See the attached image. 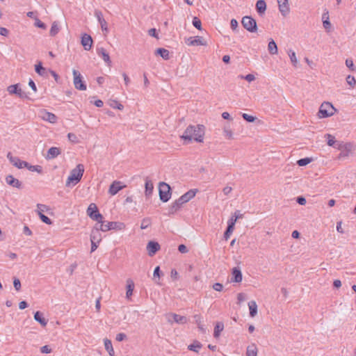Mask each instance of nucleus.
Wrapping results in <instances>:
<instances>
[{
	"label": "nucleus",
	"mask_w": 356,
	"mask_h": 356,
	"mask_svg": "<svg viewBox=\"0 0 356 356\" xmlns=\"http://www.w3.org/2000/svg\"><path fill=\"white\" fill-rule=\"evenodd\" d=\"M204 135V126L202 124L189 125L185 130L181 138L189 143L192 140L198 143L203 142Z\"/></svg>",
	"instance_id": "1"
},
{
	"label": "nucleus",
	"mask_w": 356,
	"mask_h": 356,
	"mask_svg": "<svg viewBox=\"0 0 356 356\" xmlns=\"http://www.w3.org/2000/svg\"><path fill=\"white\" fill-rule=\"evenodd\" d=\"M197 191V189L189 190L188 192L182 195L179 198L173 202L169 207L168 214H174L184 204L188 202L189 200L193 198Z\"/></svg>",
	"instance_id": "2"
},
{
	"label": "nucleus",
	"mask_w": 356,
	"mask_h": 356,
	"mask_svg": "<svg viewBox=\"0 0 356 356\" xmlns=\"http://www.w3.org/2000/svg\"><path fill=\"white\" fill-rule=\"evenodd\" d=\"M84 172V166L83 164H78L76 167L72 169L70 175L66 181V186H70L71 184L74 186L81 179Z\"/></svg>",
	"instance_id": "3"
},
{
	"label": "nucleus",
	"mask_w": 356,
	"mask_h": 356,
	"mask_svg": "<svg viewBox=\"0 0 356 356\" xmlns=\"http://www.w3.org/2000/svg\"><path fill=\"white\" fill-rule=\"evenodd\" d=\"M159 193L160 200L162 202H168L171 197V188L170 185L165 182H160L159 186Z\"/></svg>",
	"instance_id": "4"
},
{
	"label": "nucleus",
	"mask_w": 356,
	"mask_h": 356,
	"mask_svg": "<svg viewBox=\"0 0 356 356\" xmlns=\"http://www.w3.org/2000/svg\"><path fill=\"white\" fill-rule=\"evenodd\" d=\"M101 223V231L102 232H107L109 230H122L125 228V225L121 222H107L106 224L104 222L103 219L102 220Z\"/></svg>",
	"instance_id": "5"
},
{
	"label": "nucleus",
	"mask_w": 356,
	"mask_h": 356,
	"mask_svg": "<svg viewBox=\"0 0 356 356\" xmlns=\"http://www.w3.org/2000/svg\"><path fill=\"white\" fill-rule=\"evenodd\" d=\"M241 24L244 29L250 33L257 31V25L256 20L250 16H245L242 18Z\"/></svg>",
	"instance_id": "6"
},
{
	"label": "nucleus",
	"mask_w": 356,
	"mask_h": 356,
	"mask_svg": "<svg viewBox=\"0 0 356 356\" xmlns=\"http://www.w3.org/2000/svg\"><path fill=\"white\" fill-rule=\"evenodd\" d=\"M335 111V108L330 102L323 103L319 108L318 115L320 118H327L332 116Z\"/></svg>",
	"instance_id": "7"
},
{
	"label": "nucleus",
	"mask_w": 356,
	"mask_h": 356,
	"mask_svg": "<svg viewBox=\"0 0 356 356\" xmlns=\"http://www.w3.org/2000/svg\"><path fill=\"white\" fill-rule=\"evenodd\" d=\"M87 215L92 220L101 222L103 216L99 212L98 208L95 203H91L86 211Z\"/></svg>",
	"instance_id": "8"
},
{
	"label": "nucleus",
	"mask_w": 356,
	"mask_h": 356,
	"mask_svg": "<svg viewBox=\"0 0 356 356\" xmlns=\"http://www.w3.org/2000/svg\"><path fill=\"white\" fill-rule=\"evenodd\" d=\"M73 74V83L76 89L79 90H86L87 88L86 84L84 81L82 80V76L81 73L76 70H72Z\"/></svg>",
	"instance_id": "9"
},
{
	"label": "nucleus",
	"mask_w": 356,
	"mask_h": 356,
	"mask_svg": "<svg viewBox=\"0 0 356 356\" xmlns=\"http://www.w3.org/2000/svg\"><path fill=\"white\" fill-rule=\"evenodd\" d=\"M38 116L44 121L54 124L56 122L58 118L52 113L45 109H41L38 111Z\"/></svg>",
	"instance_id": "10"
},
{
	"label": "nucleus",
	"mask_w": 356,
	"mask_h": 356,
	"mask_svg": "<svg viewBox=\"0 0 356 356\" xmlns=\"http://www.w3.org/2000/svg\"><path fill=\"white\" fill-rule=\"evenodd\" d=\"M7 158L13 165L19 169L28 167L29 163L26 161H22L17 156H13L10 152L7 154Z\"/></svg>",
	"instance_id": "11"
},
{
	"label": "nucleus",
	"mask_w": 356,
	"mask_h": 356,
	"mask_svg": "<svg viewBox=\"0 0 356 356\" xmlns=\"http://www.w3.org/2000/svg\"><path fill=\"white\" fill-rule=\"evenodd\" d=\"M8 92L10 95H17L19 97L24 99L28 98L27 94L22 91L19 88V84L10 85L7 88Z\"/></svg>",
	"instance_id": "12"
},
{
	"label": "nucleus",
	"mask_w": 356,
	"mask_h": 356,
	"mask_svg": "<svg viewBox=\"0 0 356 356\" xmlns=\"http://www.w3.org/2000/svg\"><path fill=\"white\" fill-rule=\"evenodd\" d=\"M278 9L282 16L286 17L290 13L289 0H277Z\"/></svg>",
	"instance_id": "13"
},
{
	"label": "nucleus",
	"mask_w": 356,
	"mask_h": 356,
	"mask_svg": "<svg viewBox=\"0 0 356 356\" xmlns=\"http://www.w3.org/2000/svg\"><path fill=\"white\" fill-rule=\"evenodd\" d=\"M186 43L188 46L206 45V42L200 36L189 37L186 40Z\"/></svg>",
	"instance_id": "14"
},
{
	"label": "nucleus",
	"mask_w": 356,
	"mask_h": 356,
	"mask_svg": "<svg viewBox=\"0 0 356 356\" xmlns=\"http://www.w3.org/2000/svg\"><path fill=\"white\" fill-rule=\"evenodd\" d=\"M125 187V185H122L120 181H114L110 186L108 193L111 195H116L120 190Z\"/></svg>",
	"instance_id": "15"
},
{
	"label": "nucleus",
	"mask_w": 356,
	"mask_h": 356,
	"mask_svg": "<svg viewBox=\"0 0 356 356\" xmlns=\"http://www.w3.org/2000/svg\"><path fill=\"white\" fill-rule=\"evenodd\" d=\"M160 250V245L155 241H149L147 245V250L150 257L154 256Z\"/></svg>",
	"instance_id": "16"
},
{
	"label": "nucleus",
	"mask_w": 356,
	"mask_h": 356,
	"mask_svg": "<svg viewBox=\"0 0 356 356\" xmlns=\"http://www.w3.org/2000/svg\"><path fill=\"white\" fill-rule=\"evenodd\" d=\"M81 44L85 50H90L92 46V39L90 35L84 33L81 38Z\"/></svg>",
	"instance_id": "17"
},
{
	"label": "nucleus",
	"mask_w": 356,
	"mask_h": 356,
	"mask_svg": "<svg viewBox=\"0 0 356 356\" xmlns=\"http://www.w3.org/2000/svg\"><path fill=\"white\" fill-rule=\"evenodd\" d=\"M97 54H98L99 56H101L102 58V59L108 66L111 65V60L110 56L103 47L97 48Z\"/></svg>",
	"instance_id": "18"
},
{
	"label": "nucleus",
	"mask_w": 356,
	"mask_h": 356,
	"mask_svg": "<svg viewBox=\"0 0 356 356\" xmlns=\"http://www.w3.org/2000/svg\"><path fill=\"white\" fill-rule=\"evenodd\" d=\"M6 181L8 185L17 188H20L22 186V183L13 175H7L6 177Z\"/></svg>",
	"instance_id": "19"
},
{
	"label": "nucleus",
	"mask_w": 356,
	"mask_h": 356,
	"mask_svg": "<svg viewBox=\"0 0 356 356\" xmlns=\"http://www.w3.org/2000/svg\"><path fill=\"white\" fill-rule=\"evenodd\" d=\"M61 153L60 149L56 147H52L47 151V159H52L57 157Z\"/></svg>",
	"instance_id": "20"
},
{
	"label": "nucleus",
	"mask_w": 356,
	"mask_h": 356,
	"mask_svg": "<svg viewBox=\"0 0 356 356\" xmlns=\"http://www.w3.org/2000/svg\"><path fill=\"white\" fill-rule=\"evenodd\" d=\"M242 281V273L240 269L238 268H234L232 269V282H241Z\"/></svg>",
	"instance_id": "21"
},
{
	"label": "nucleus",
	"mask_w": 356,
	"mask_h": 356,
	"mask_svg": "<svg viewBox=\"0 0 356 356\" xmlns=\"http://www.w3.org/2000/svg\"><path fill=\"white\" fill-rule=\"evenodd\" d=\"M256 10L259 15H262L266 10V3L264 0H258L256 3Z\"/></svg>",
	"instance_id": "22"
},
{
	"label": "nucleus",
	"mask_w": 356,
	"mask_h": 356,
	"mask_svg": "<svg viewBox=\"0 0 356 356\" xmlns=\"http://www.w3.org/2000/svg\"><path fill=\"white\" fill-rule=\"evenodd\" d=\"M34 319L43 327L47 324V320L43 317V314L40 312H36L34 314Z\"/></svg>",
	"instance_id": "23"
},
{
	"label": "nucleus",
	"mask_w": 356,
	"mask_h": 356,
	"mask_svg": "<svg viewBox=\"0 0 356 356\" xmlns=\"http://www.w3.org/2000/svg\"><path fill=\"white\" fill-rule=\"evenodd\" d=\"M248 307L250 310V316L254 317L257 314V305L254 300L248 302Z\"/></svg>",
	"instance_id": "24"
},
{
	"label": "nucleus",
	"mask_w": 356,
	"mask_h": 356,
	"mask_svg": "<svg viewBox=\"0 0 356 356\" xmlns=\"http://www.w3.org/2000/svg\"><path fill=\"white\" fill-rule=\"evenodd\" d=\"M156 54L161 56L164 60H168L170 58V52L168 49L164 48H158L155 52Z\"/></svg>",
	"instance_id": "25"
},
{
	"label": "nucleus",
	"mask_w": 356,
	"mask_h": 356,
	"mask_svg": "<svg viewBox=\"0 0 356 356\" xmlns=\"http://www.w3.org/2000/svg\"><path fill=\"white\" fill-rule=\"evenodd\" d=\"M90 241L100 243L102 241V234L100 232L97 231V229H92L90 234Z\"/></svg>",
	"instance_id": "26"
},
{
	"label": "nucleus",
	"mask_w": 356,
	"mask_h": 356,
	"mask_svg": "<svg viewBox=\"0 0 356 356\" xmlns=\"http://www.w3.org/2000/svg\"><path fill=\"white\" fill-rule=\"evenodd\" d=\"M145 195L148 196L152 193L154 186L151 180L148 179L147 177L145 179Z\"/></svg>",
	"instance_id": "27"
},
{
	"label": "nucleus",
	"mask_w": 356,
	"mask_h": 356,
	"mask_svg": "<svg viewBox=\"0 0 356 356\" xmlns=\"http://www.w3.org/2000/svg\"><path fill=\"white\" fill-rule=\"evenodd\" d=\"M170 316L172 317L173 321L179 324H184L187 322V319L184 316H180L177 314H170Z\"/></svg>",
	"instance_id": "28"
},
{
	"label": "nucleus",
	"mask_w": 356,
	"mask_h": 356,
	"mask_svg": "<svg viewBox=\"0 0 356 356\" xmlns=\"http://www.w3.org/2000/svg\"><path fill=\"white\" fill-rule=\"evenodd\" d=\"M268 50L272 55L277 54V46L273 39H271L268 42Z\"/></svg>",
	"instance_id": "29"
},
{
	"label": "nucleus",
	"mask_w": 356,
	"mask_h": 356,
	"mask_svg": "<svg viewBox=\"0 0 356 356\" xmlns=\"http://www.w3.org/2000/svg\"><path fill=\"white\" fill-rule=\"evenodd\" d=\"M223 323L220 322L217 323L214 327L213 337L215 338H218L220 334V332L223 330Z\"/></svg>",
	"instance_id": "30"
},
{
	"label": "nucleus",
	"mask_w": 356,
	"mask_h": 356,
	"mask_svg": "<svg viewBox=\"0 0 356 356\" xmlns=\"http://www.w3.org/2000/svg\"><path fill=\"white\" fill-rule=\"evenodd\" d=\"M104 342L105 349L108 351V353H109V355L111 356H113L114 350L113 348L111 341L108 339H105Z\"/></svg>",
	"instance_id": "31"
},
{
	"label": "nucleus",
	"mask_w": 356,
	"mask_h": 356,
	"mask_svg": "<svg viewBox=\"0 0 356 356\" xmlns=\"http://www.w3.org/2000/svg\"><path fill=\"white\" fill-rule=\"evenodd\" d=\"M202 343L198 341H194L193 343L190 344L188 346V349L189 350H192L196 353H198L199 349L202 348Z\"/></svg>",
	"instance_id": "32"
},
{
	"label": "nucleus",
	"mask_w": 356,
	"mask_h": 356,
	"mask_svg": "<svg viewBox=\"0 0 356 356\" xmlns=\"http://www.w3.org/2000/svg\"><path fill=\"white\" fill-rule=\"evenodd\" d=\"M35 70L40 76H44L47 72L46 68L42 67L41 62L35 65Z\"/></svg>",
	"instance_id": "33"
},
{
	"label": "nucleus",
	"mask_w": 356,
	"mask_h": 356,
	"mask_svg": "<svg viewBox=\"0 0 356 356\" xmlns=\"http://www.w3.org/2000/svg\"><path fill=\"white\" fill-rule=\"evenodd\" d=\"M59 32V27L56 22L52 23L49 34L51 36H55Z\"/></svg>",
	"instance_id": "34"
},
{
	"label": "nucleus",
	"mask_w": 356,
	"mask_h": 356,
	"mask_svg": "<svg viewBox=\"0 0 356 356\" xmlns=\"http://www.w3.org/2000/svg\"><path fill=\"white\" fill-rule=\"evenodd\" d=\"M257 348L254 345L248 347L246 353L247 356H257Z\"/></svg>",
	"instance_id": "35"
},
{
	"label": "nucleus",
	"mask_w": 356,
	"mask_h": 356,
	"mask_svg": "<svg viewBox=\"0 0 356 356\" xmlns=\"http://www.w3.org/2000/svg\"><path fill=\"white\" fill-rule=\"evenodd\" d=\"M312 159L311 158L306 157V158H303V159H300L298 160L297 164L299 166H305L307 164L310 163L312 162Z\"/></svg>",
	"instance_id": "36"
},
{
	"label": "nucleus",
	"mask_w": 356,
	"mask_h": 356,
	"mask_svg": "<svg viewBox=\"0 0 356 356\" xmlns=\"http://www.w3.org/2000/svg\"><path fill=\"white\" fill-rule=\"evenodd\" d=\"M289 56L291 62L292 63L293 66L296 67L298 65V60L296 58V53L293 51L290 50L289 51Z\"/></svg>",
	"instance_id": "37"
},
{
	"label": "nucleus",
	"mask_w": 356,
	"mask_h": 356,
	"mask_svg": "<svg viewBox=\"0 0 356 356\" xmlns=\"http://www.w3.org/2000/svg\"><path fill=\"white\" fill-rule=\"evenodd\" d=\"M38 216H39L40 220L43 222L46 223L47 225L52 224L51 220L49 218H48L47 216L43 214L41 211H38Z\"/></svg>",
	"instance_id": "38"
},
{
	"label": "nucleus",
	"mask_w": 356,
	"mask_h": 356,
	"mask_svg": "<svg viewBox=\"0 0 356 356\" xmlns=\"http://www.w3.org/2000/svg\"><path fill=\"white\" fill-rule=\"evenodd\" d=\"M234 229V227H232V225H227V229L224 233V238L225 240H227L231 234H232L233 231Z\"/></svg>",
	"instance_id": "39"
},
{
	"label": "nucleus",
	"mask_w": 356,
	"mask_h": 356,
	"mask_svg": "<svg viewBox=\"0 0 356 356\" xmlns=\"http://www.w3.org/2000/svg\"><path fill=\"white\" fill-rule=\"evenodd\" d=\"M150 225H151V219L149 218H143L141 222L140 228L142 229H147Z\"/></svg>",
	"instance_id": "40"
},
{
	"label": "nucleus",
	"mask_w": 356,
	"mask_h": 356,
	"mask_svg": "<svg viewBox=\"0 0 356 356\" xmlns=\"http://www.w3.org/2000/svg\"><path fill=\"white\" fill-rule=\"evenodd\" d=\"M325 138H327V143L329 146H334V145L336 143V140L333 136H332L330 134H327L325 135Z\"/></svg>",
	"instance_id": "41"
},
{
	"label": "nucleus",
	"mask_w": 356,
	"mask_h": 356,
	"mask_svg": "<svg viewBox=\"0 0 356 356\" xmlns=\"http://www.w3.org/2000/svg\"><path fill=\"white\" fill-rule=\"evenodd\" d=\"M128 282H130L128 284L127 287V297L129 298L132 295L133 290H134V283L131 280H128Z\"/></svg>",
	"instance_id": "42"
},
{
	"label": "nucleus",
	"mask_w": 356,
	"mask_h": 356,
	"mask_svg": "<svg viewBox=\"0 0 356 356\" xmlns=\"http://www.w3.org/2000/svg\"><path fill=\"white\" fill-rule=\"evenodd\" d=\"M99 23L101 26V29H102V31L105 34L108 33V24H107L106 21L104 19H102L100 22H99Z\"/></svg>",
	"instance_id": "43"
},
{
	"label": "nucleus",
	"mask_w": 356,
	"mask_h": 356,
	"mask_svg": "<svg viewBox=\"0 0 356 356\" xmlns=\"http://www.w3.org/2000/svg\"><path fill=\"white\" fill-rule=\"evenodd\" d=\"M192 23H193V25L198 30L202 29V22L198 17H194L193 19Z\"/></svg>",
	"instance_id": "44"
},
{
	"label": "nucleus",
	"mask_w": 356,
	"mask_h": 356,
	"mask_svg": "<svg viewBox=\"0 0 356 356\" xmlns=\"http://www.w3.org/2000/svg\"><path fill=\"white\" fill-rule=\"evenodd\" d=\"M110 106L114 108H118L119 110H122L124 108V106L115 100L112 101V102H111L110 104Z\"/></svg>",
	"instance_id": "45"
},
{
	"label": "nucleus",
	"mask_w": 356,
	"mask_h": 356,
	"mask_svg": "<svg viewBox=\"0 0 356 356\" xmlns=\"http://www.w3.org/2000/svg\"><path fill=\"white\" fill-rule=\"evenodd\" d=\"M243 118L246 120L248 122H253L257 119L256 117H254L252 115H250L247 113H243L242 114Z\"/></svg>",
	"instance_id": "46"
},
{
	"label": "nucleus",
	"mask_w": 356,
	"mask_h": 356,
	"mask_svg": "<svg viewBox=\"0 0 356 356\" xmlns=\"http://www.w3.org/2000/svg\"><path fill=\"white\" fill-rule=\"evenodd\" d=\"M35 26L42 29L47 28L46 24L41 22L38 17H35Z\"/></svg>",
	"instance_id": "47"
},
{
	"label": "nucleus",
	"mask_w": 356,
	"mask_h": 356,
	"mask_svg": "<svg viewBox=\"0 0 356 356\" xmlns=\"http://www.w3.org/2000/svg\"><path fill=\"white\" fill-rule=\"evenodd\" d=\"M29 170L32 172H38L40 173L42 172V167L40 165H28V167H26Z\"/></svg>",
	"instance_id": "48"
},
{
	"label": "nucleus",
	"mask_w": 356,
	"mask_h": 356,
	"mask_svg": "<svg viewBox=\"0 0 356 356\" xmlns=\"http://www.w3.org/2000/svg\"><path fill=\"white\" fill-rule=\"evenodd\" d=\"M346 82L348 83V85L353 87V86L356 83V80L353 76L348 75L346 77Z\"/></svg>",
	"instance_id": "49"
},
{
	"label": "nucleus",
	"mask_w": 356,
	"mask_h": 356,
	"mask_svg": "<svg viewBox=\"0 0 356 356\" xmlns=\"http://www.w3.org/2000/svg\"><path fill=\"white\" fill-rule=\"evenodd\" d=\"M237 220H238V217L237 216H234V214H232V217L229 219V220L227 222V225H232V227H234L236 222L237 221Z\"/></svg>",
	"instance_id": "50"
},
{
	"label": "nucleus",
	"mask_w": 356,
	"mask_h": 356,
	"mask_svg": "<svg viewBox=\"0 0 356 356\" xmlns=\"http://www.w3.org/2000/svg\"><path fill=\"white\" fill-rule=\"evenodd\" d=\"M13 285L16 291H19L21 289V282L19 279L15 278L13 280Z\"/></svg>",
	"instance_id": "51"
},
{
	"label": "nucleus",
	"mask_w": 356,
	"mask_h": 356,
	"mask_svg": "<svg viewBox=\"0 0 356 356\" xmlns=\"http://www.w3.org/2000/svg\"><path fill=\"white\" fill-rule=\"evenodd\" d=\"M67 138L72 143H76L78 142L77 136L74 134H73V133H69L67 134Z\"/></svg>",
	"instance_id": "52"
},
{
	"label": "nucleus",
	"mask_w": 356,
	"mask_h": 356,
	"mask_svg": "<svg viewBox=\"0 0 356 356\" xmlns=\"http://www.w3.org/2000/svg\"><path fill=\"white\" fill-rule=\"evenodd\" d=\"M37 207H38V212L41 211L42 213L44 211H46L49 209V207L47 205L42 204H38Z\"/></svg>",
	"instance_id": "53"
},
{
	"label": "nucleus",
	"mask_w": 356,
	"mask_h": 356,
	"mask_svg": "<svg viewBox=\"0 0 356 356\" xmlns=\"http://www.w3.org/2000/svg\"><path fill=\"white\" fill-rule=\"evenodd\" d=\"M148 34L152 36V37H154L155 38H159V36H158V33H157V31H156V29L153 28V29H150L149 31H148Z\"/></svg>",
	"instance_id": "54"
},
{
	"label": "nucleus",
	"mask_w": 356,
	"mask_h": 356,
	"mask_svg": "<svg viewBox=\"0 0 356 356\" xmlns=\"http://www.w3.org/2000/svg\"><path fill=\"white\" fill-rule=\"evenodd\" d=\"M241 79H245L248 82H251V81H254L255 79L254 75H253L252 74H247L245 76H241Z\"/></svg>",
	"instance_id": "55"
},
{
	"label": "nucleus",
	"mask_w": 356,
	"mask_h": 356,
	"mask_svg": "<svg viewBox=\"0 0 356 356\" xmlns=\"http://www.w3.org/2000/svg\"><path fill=\"white\" fill-rule=\"evenodd\" d=\"M127 339V335L124 333H119L116 335L115 339L117 341H122Z\"/></svg>",
	"instance_id": "56"
},
{
	"label": "nucleus",
	"mask_w": 356,
	"mask_h": 356,
	"mask_svg": "<svg viewBox=\"0 0 356 356\" xmlns=\"http://www.w3.org/2000/svg\"><path fill=\"white\" fill-rule=\"evenodd\" d=\"M40 351L42 353L48 354V353H51V349L49 348V346L45 345V346H43L41 347Z\"/></svg>",
	"instance_id": "57"
},
{
	"label": "nucleus",
	"mask_w": 356,
	"mask_h": 356,
	"mask_svg": "<svg viewBox=\"0 0 356 356\" xmlns=\"http://www.w3.org/2000/svg\"><path fill=\"white\" fill-rule=\"evenodd\" d=\"M213 289L216 291H221L223 289V285L217 282L213 285Z\"/></svg>",
	"instance_id": "58"
},
{
	"label": "nucleus",
	"mask_w": 356,
	"mask_h": 356,
	"mask_svg": "<svg viewBox=\"0 0 356 356\" xmlns=\"http://www.w3.org/2000/svg\"><path fill=\"white\" fill-rule=\"evenodd\" d=\"M224 134H225V136L228 139H232V132L230 129H227V128H225L224 129Z\"/></svg>",
	"instance_id": "59"
},
{
	"label": "nucleus",
	"mask_w": 356,
	"mask_h": 356,
	"mask_svg": "<svg viewBox=\"0 0 356 356\" xmlns=\"http://www.w3.org/2000/svg\"><path fill=\"white\" fill-rule=\"evenodd\" d=\"M178 250L181 252V253H186L188 252V250L187 248V247L184 245V244H181L178 246Z\"/></svg>",
	"instance_id": "60"
},
{
	"label": "nucleus",
	"mask_w": 356,
	"mask_h": 356,
	"mask_svg": "<svg viewBox=\"0 0 356 356\" xmlns=\"http://www.w3.org/2000/svg\"><path fill=\"white\" fill-rule=\"evenodd\" d=\"M95 16L97 17L98 22H100L102 19H104L102 13L100 10L95 11Z\"/></svg>",
	"instance_id": "61"
},
{
	"label": "nucleus",
	"mask_w": 356,
	"mask_h": 356,
	"mask_svg": "<svg viewBox=\"0 0 356 356\" xmlns=\"http://www.w3.org/2000/svg\"><path fill=\"white\" fill-rule=\"evenodd\" d=\"M296 202L300 205H305L307 202L306 199L302 196L298 197Z\"/></svg>",
	"instance_id": "62"
},
{
	"label": "nucleus",
	"mask_w": 356,
	"mask_h": 356,
	"mask_svg": "<svg viewBox=\"0 0 356 356\" xmlns=\"http://www.w3.org/2000/svg\"><path fill=\"white\" fill-rule=\"evenodd\" d=\"M230 26H231V28L233 29V30H236V29L238 28V22L236 19H232L230 22Z\"/></svg>",
	"instance_id": "63"
},
{
	"label": "nucleus",
	"mask_w": 356,
	"mask_h": 356,
	"mask_svg": "<svg viewBox=\"0 0 356 356\" xmlns=\"http://www.w3.org/2000/svg\"><path fill=\"white\" fill-rule=\"evenodd\" d=\"M346 66L351 69L352 70H353V67H354V63H353V60L351 59H346Z\"/></svg>",
	"instance_id": "64"
}]
</instances>
